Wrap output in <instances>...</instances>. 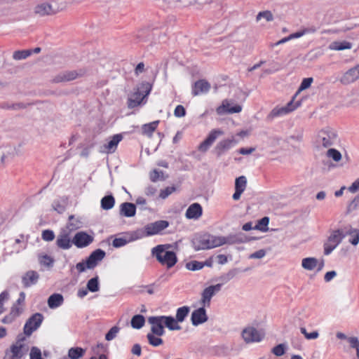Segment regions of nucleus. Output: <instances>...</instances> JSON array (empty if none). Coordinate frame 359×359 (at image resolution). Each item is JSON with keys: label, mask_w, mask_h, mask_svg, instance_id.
Instances as JSON below:
<instances>
[{"label": "nucleus", "mask_w": 359, "mask_h": 359, "mask_svg": "<svg viewBox=\"0 0 359 359\" xmlns=\"http://www.w3.org/2000/svg\"><path fill=\"white\" fill-rule=\"evenodd\" d=\"M39 279V274L34 271H27L22 277V281L25 287H27L36 284Z\"/></svg>", "instance_id": "26"}, {"label": "nucleus", "mask_w": 359, "mask_h": 359, "mask_svg": "<svg viewBox=\"0 0 359 359\" xmlns=\"http://www.w3.org/2000/svg\"><path fill=\"white\" fill-rule=\"evenodd\" d=\"M300 331L307 339H317L319 336L318 332L313 331L309 333L304 327H301Z\"/></svg>", "instance_id": "50"}, {"label": "nucleus", "mask_w": 359, "mask_h": 359, "mask_svg": "<svg viewBox=\"0 0 359 359\" xmlns=\"http://www.w3.org/2000/svg\"><path fill=\"white\" fill-rule=\"evenodd\" d=\"M313 79L311 77L304 79L297 93L309 88L313 83Z\"/></svg>", "instance_id": "48"}, {"label": "nucleus", "mask_w": 359, "mask_h": 359, "mask_svg": "<svg viewBox=\"0 0 359 359\" xmlns=\"http://www.w3.org/2000/svg\"><path fill=\"white\" fill-rule=\"evenodd\" d=\"M348 341L350 344L351 347L358 349L359 348V340L355 337H351L348 338Z\"/></svg>", "instance_id": "61"}, {"label": "nucleus", "mask_w": 359, "mask_h": 359, "mask_svg": "<svg viewBox=\"0 0 359 359\" xmlns=\"http://www.w3.org/2000/svg\"><path fill=\"white\" fill-rule=\"evenodd\" d=\"M141 89L144 91L145 95H142L139 90L135 92L128 98V107L129 108H134L140 104L143 99L149 94L151 90V86L149 83H144L142 84Z\"/></svg>", "instance_id": "8"}, {"label": "nucleus", "mask_w": 359, "mask_h": 359, "mask_svg": "<svg viewBox=\"0 0 359 359\" xmlns=\"http://www.w3.org/2000/svg\"><path fill=\"white\" fill-rule=\"evenodd\" d=\"M247 186V179L245 176H240L236 179L235 189L244 191Z\"/></svg>", "instance_id": "40"}, {"label": "nucleus", "mask_w": 359, "mask_h": 359, "mask_svg": "<svg viewBox=\"0 0 359 359\" xmlns=\"http://www.w3.org/2000/svg\"><path fill=\"white\" fill-rule=\"evenodd\" d=\"M83 74V72L82 70L77 71H69V72H64L57 74L53 79V82L54 83H60V82H66L70 81L76 79L79 76H81Z\"/></svg>", "instance_id": "17"}, {"label": "nucleus", "mask_w": 359, "mask_h": 359, "mask_svg": "<svg viewBox=\"0 0 359 359\" xmlns=\"http://www.w3.org/2000/svg\"><path fill=\"white\" fill-rule=\"evenodd\" d=\"M42 238L46 241H52L55 238L54 232L51 230H44L42 232Z\"/></svg>", "instance_id": "55"}, {"label": "nucleus", "mask_w": 359, "mask_h": 359, "mask_svg": "<svg viewBox=\"0 0 359 359\" xmlns=\"http://www.w3.org/2000/svg\"><path fill=\"white\" fill-rule=\"evenodd\" d=\"M135 205L131 203H123L120 205V214L126 217H131L135 215Z\"/></svg>", "instance_id": "25"}, {"label": "nucleus", "mask_w": 359, "mask_h": 359, "mask_svg": "<svg viewBox=\"0 0 359 359\" xmlns=\"http://www.w3.org/2000/svg\"><path fill=\"white\" fill-rule=\"evenodd\" d=\"M337 276V273L334 271H330L325 273L324 279L325 282H330Z\"/></svg>", "instance_id": "64"}, {"label": "nucleus", "mask_w": 359, "mask_h": 359, "mask_svg": "<svg viewBox=\"0 0 359 359\" xmlns=\"http://www.w3.org/2000/svg\"><path fill=\"white\" fill-rule=\"evenodd\" d=\"M204 307H201L192 312L191 320L193 325L197 326L208 320L206 311Z\"/></svg>", "instance_id": "22"}, {"label": "nucleus", "mask_w": 359, "mask_h": 359, "mask_svg": "<svg viewBox=\"0 0 359 359\" xmlns=\"http://www.w3.org/2000/svg\"><path fill=\"white\" fill-rule=\"evenodd\" d=\"M175 191V187H168L164 189H162L160 192L159 197L162 199L166 198L172 193Z\"/></svg>", "instance_id": "52"}, {"label": "nucleus", "mask_w": 359, "mask_h": 359, "mask_svg": "<svg viewBox=\"0 0 359 359\" xmlns=\"http://www.w3.org/2000/svg\"><path fill=\"white\" fill-rule=\"evenodd\" d=\"M148 322L151 325V332L157 336H163L165 334L162 316L149 317Z\"/></svg>", "instance_id": "15"}, {"label": "nucleus", "mask_w": 359, "mask_h": 359, "mask_svg": "<svg viewBox=\"0 0 359 359\" xmlns=\"http://www.w3.org/2000/svg\"><path fill=\"white\" fill-rule=\"evenodd\" d=\"M346 234L351 236L349 242L353 245H357L359 243V229H351L346 232Z\"/></svg>", "instance_id": "39"}, {"label": "nucleus", "mask_w": 359, "mask_h": 359, "mask_svg": "<svg viewBox=\"0 0 359 359\" xmlns=\"http://www.w3.org/2000/svg\"><path fill=\"white\" fill-rule=\"evenodd\" d=\"M158 124V121L143 125L142 127V134L151 137L157 128Z\"/></svg>", "instance_id": "36"}, {"label": "nucleus", "mask_w": 359, "mask_h": 359, "mask_svg": "<svg viewBox=\"0 0 359 359\" xmlns=\"http://www.w3.org/2000/svg\"><path fill=\"white\" fill-rule=\"evenodd\" d=\"M170 248V245H158L151 250L152 255L156 258L159 263L166 266L168 269L174 266L177 262L176 254L168 250Z\"/></svg>", "instance_id": "1"}, {"label": "nucleus", "mask_w": 359, "mask_h": 359, "mask_svg": "<svg viewBox=\"0 0 359 359\" xmlns=\"http://www.w3.org/2000/svg\"><path fill=\"white\" fill-rule=\"evenodd\" d=\"M346 234L342 230L333 231L324 244V254L330 255L341 242Z\"/></svg>", "instance_id": "7"}, {"label": "nucleus", "mask_w": 359, "mask_h": 359, "mask_svg": "<svg viewBox=\"0 0 359 359\" xmlns=\"http://www.w3.org/2000/svg\"><path fill=\"white\" fill-rule=\"evenodd\" d=\"M190 311L189 306H184L177 309L176 320L178 323H182Z\"/></svg>", "instance_id": "37"}, {"label": "nucleus", "mask_w": 359, "mask_h": 359, "mask_svg": "<svg viewBox=\"0 0 359 359\" xmlns=\"http://www.w3.org/2000/svg\"><path fill=\"white\" fill-rule=\"evenodd\" d=\"M64 299L60 294H53L48 297V305L50 309L59 307L63 303Z\"/></svg>", "instance_id": "29"}, {"label": "nucleus", "mask_w": 359, "mask_h": 359, "mask_svg": "<svg viewBox=\"0 0 359 359\" xmlns=\"http://www.w3.org/2000/svg\"><path fill=\"white\" fill-rule=\"evenodd\" d=\"M204 267L203 262L198 261H191L186 264V268L190 271H198Z\"/></svg>", "instance_id": "44"}, {"label": "nucleus", "mask_w": 359, "mask_h": 359, "mask_svg": "<svg viewBox=\"0 0 359 359\" xmlns=\"http://www.w3.org/2000/svg\"><path fill=\"white\" fill-rule=\"evenodd\" d=\"M327 156L332 158L334 161L338 162L341 158V153L334 149H330L327 151Z\"/></svg>", "instance_id": "47"}, {"label": "nucleus", "mask_w": 359, "mask_h": 359, "mask_svg": "<svg viewBox=\"0 0 359 359\" xmlns=\"http://www.w3.org/2000/svg\"><path fill=\"white\" fill-rule=\"evenodd\" d=\"M42 320L43 316L41 313H36L34 314L25 325V334L27 335H30L40 326Z\"/></svg>", "instance_id": "14"}, {"label": "nucleus", "mask_w": 359, "mask_h": 359, "mask_svg": "<svg viewBox=\"0 0 359 359\" xmlns=\"http://www.w3.org/2000/svg\"><path fill=\"white\" fill-rule=\"evenodd\" d=\"M71 234L69 229L62 228L57 236L56 245L62 250L70 249L74 244Z\"/></svg>", "instance_id": "9"}, {"label": "nucleus", "mask_w": 359, "mask_h": 359, "mask_svg": "<svg viewBox=\"0 0 359 359\" xmlns=\"http://www.w3.org/2000/svg\"><path fill=\"white\" fill-rule=\"evenodd\" d=\"M94 238L85 231L77 232L74 238L73 243L78 248H83L88 246L93 243Z\"/></svg>", "instance_id": "13"}, {"label": "nucleus", "mask_w": 359, "mask_h": 359, "mask_svg": "<svg viewBox=\"0 0 359 359\" xmlns=\"http://www.w3.org/2000/svg\"><path fill=\"white\" fill-rule=\"evenodd\" d=\"M348 190L351 193H355L359 190V177L352 183V184L348 187Z\"/></svg>", "instance_id": "62"}, {"label": "nucleus", "mask_w": 359, "mask_h": 359, "mask_svg": "<svg viewBox=\"0 0 359 359\" xmlns=\"http://www.w3.org/2000/svg\"><path fill=\"white\" fill-rule=\"evenodd\" d=\"M162 320L163 325L170 330H180L182 329L178 321L172 316H162Z\"/></svg>", "instance_id": "28"}, {"label": "nucleus", "mask_w": 359, "mask_h": 359, "mask_svg": "<svg viewBox=\"0 0 359 359\" xmlns=\"http://www.w3.org/2000/svg\"><path fill=\"white\" fill-rule=\"evenodd\" d=\"M359 79L358 74L355 67L348 69L339 78V82L344 86L350 85Z\"/></svg>", "instance_id": "18"}, {"label": "nucleus", "mask_w": 359, "mask_h": 359, "mask_svg": "<svg viewBox=\"0 0 359 359\" xmlns=\"http://www.w3.org/2000/svg\"><path fill=\"white\" fill-rule=\"evenodd\" d=\"M105 256V252L101 249L93 251L87 259L86 262H79L76 268L79 273L83 272L86 269H92L101 261Z\"/></svg>", "instance_id": "5"}, {"label": "nucleus", "mask_w": 359, "mask_h": 359, "mask_svg": "<svg viewBox=\"0 0 359 359\" xmlns=\"http://www.w3.org/2000/svg\"><path fill=\"white\" fill-rule=\"evenodd\" d=\"M82 225L83 223L80 219L75 218L74 215H70L69 217V222H67V225L63 228L69 229L70 233H72V231H76L82 227Z\"/></svg>", "instance_id": "30"}, {"label": "nucleus", "mask_w": 359, "mask_h": 359, "mask_svg": "<svg viewBox=\"0 0 359 359\" xmlns=\"http://www.w3.org/2000/svg\"><path fill=\"white\" fill-rule=\"evenodd\" d=\"M127 241L123 238H115L112 242V245L114 248H121L126 245Z\"/></svg>", "instance_id": "60"}, {"label": "nucleus", "mask_w": 359, "mask_h": 359, "mask_svg": "<svg viewBox=\"0 0 359 359\" xmlns=\"http://www.w3.org/2000/svg\"><path fill=\"white\" fill-rule=\"evenodd\" d=\"M122 140V136L121 135H115L111 139L104 145L103 151L106 153H113L116 149L117 145L119 142Z\"/></svg>", "instance_id": "27"}, {"label": "nucleus", "mask_w": 359, "mask_h": 359, "mask_svg": "<svg viewBox=\"0 0 359 359\" xmlns=\"http://www.w3.org/2000/svg\"><path fill=\"white\" fill-rule=\"evenodd\" d=\"M211 86L209 82L205 79H200L196 81L192 87V95L197 96L201 94L207 93Z\"/></svg>", "instance_id": "20"}, {"label": "nucleus", "mask_w": 359, "mask_h": 359, "mask_svg": "<svg viewBox=\"0 0 359 359\" xmlns=\"http://www.w3.org/2000/svg\"><path fill=\"white\" fill-rule=\"evenodd\" d=\"M318 266V259L315 257H306L302 260V266L305 270L312 271Z\"/></svg>", "instance_id": "31"}, {"label": "nucleus", "mask_w": 359, "mask_h": 359, "mask_svg": "<svg viewBox=\"0 0 359 359\" xmlns=\"http://www.w3.org/2000/svg\"><path fill=\"white\" fill-rule=\"evenodd\" d=\"M34 13L40 16H44L55 14L57 11L50 4L43 2L36 6L34 8Z\"/></svg>", "instance_id": "23"}, {"label": "nucleus", "mask_w": 359, "mask_h": 359, "mask_svg": "<svg viewBox=\"0 0 359 359\" xmlns=\"http://www.w3.org/2000/svg\"><path fill=\"white\" fill-rule=\"evenodd\" d=\"M165 177L164 176L163 171H158L157 170H154L150 172V180L152 182H156L158 180H164Z\"/></svg>", "instance_id": "45"}, {"label": "nucleus", "mask_w": 359, "mask_h": 359, "mask_svg": "<svg viewBox=\"0 0 359 359\" xmlns=\"http://www.w3.org/2000/svg\"><path fill=\"white\" fill-rule=\"evenodd\" d=\"M222 135H224V132L220 129H214L211 130L205 140L198 145V151L203 153L206 152L216 140V139Z\"/></svg>", "instance_id": "11"}, {"label": "nucleus", "mask_w": 359, "mask_h": 359, "mask_svg": "<svg viewBox=\"0 0 359 359\" xmlns=\"http://www.w3.org/2000/svg\"><path fill=\"white\" fill-rule=\"evenodd\" d=\"M242 107L239 104H236L233 107L231 106V103L228 100H224L222 102L221 106L217 108V113L218 114H234L239 113L241 111Z\"/></svg>", "instance_id": "19"}, {"label": "nucleus", "mask_w": 359, "mask_h": 359, "mask_svg": "<svg viewBox=\"0 0 359 359\" xmlns=\"http://www.w3.org/2000/svg\"><path fill=\"white\" fill-rule=\"evenodd\" d=\"M87 289L92 292H95L99 290V283H98V277H95L90 279L87 283Z\"/></svg>", "instance_id": "43"}, {"label": "nucleus", "mask_w": 359, "mask_h": 359, "mask_svg": "<svg viewBox=\"0 0 359 359\" xmlns=\"http://www.w3.org/2000/svg\"><path fill=\"white\" fill-rule=\"evenodd\" d=\"M53 210L58 213H62L65 210V206L61 204L59 201H54L52 204Z\"/></svg>", "instance_id": "59"}, {"label": "nucleus", "mask_w": 359, "mask_h": 359, "mask_svg": "<svg viewBox=\"0 0 359 359\" xmlns=\"http://www.w3.org/2000/svg\"><path fill=\"white\" fill-rule=\"evenodd\" d=\"M264 336L265 333L262 330H258L252 326H248L241 332L242 339L246 344L260 342Z\"/></svg>", "instance_id": "6"}, {"label": "nucleus", "mask_w": 359, "mask_h": 359, "mask_svg": "<svg viewBox=\"0 0 359 359\" xmlns=\"http://www.w3.org/2000/svg\"><path fill=\"white\" fill-rule=\"evenodd\" d=\"M269 223V219L267 217H264L257 222V224L254 226V229L260 230L262 231H266L268 228L267 226Z\"/></svg>", "instance_id": "42"}, {"label": "nucleus", "mask_w": 359, "mask_h": 359, "mask_svg": "<svg viewBox=\"0 0 359 359\" xmlns=\"http://www.w3.org/2000/svg\"><path fill=\"white\" fill-rule=\"evenodd\" d=\"M337 141V132L330 127H325L316 135L314 144L317 148H327L334 145Z\"/></svg>", "instance_id": "3"}, {"label": "nucleus", "mask_w": 359, "mask_h": 359, "mask_svg": "<svg viewBox=\"0 0 359 359\" xmlns=\"http://www.w3.org/2000/svg\"><path fill=\"white\" fill-rule=\"evenodd\" d=\"M39 262L42 265L50 266L53 263V259L50 256L43 255L39 257Z\"/></svg>", "instance_id": "53"}, {"label": "nucleus", "mask_w": 359, "mask_h": 359, "mask_svg": "<svg viewBox=\"0 0 359 359\" xmlns=\"http://www.w3.org/2000/svg\"><path fill=\"white\" fill-rule=\"evenodd\" d=\"M101 208L103 210H108L111 209L115 204V199L112 195L103 197L101 199Z\"/></svg>", "instance_id": "33"}, {"label": "nucleus", "mask_w": 359, "mask_h": 359, "mask_svg": "<svg viewBox=\"0 0 359 359\" xmlns=\"http://www.w3.org/2000/svg\"><path fill=\"white\" fill-rule=\"evenodd\" d=\"M160 337L151 332L147 334L149 344L154 347H158L163 344V341Z\"/></svg>", "instance_id": "35"}, {"label": "nucleus", "mask_w": 359, "mask_h": 359, "mask_svg": "<svg viewBox=\"0 0 359 359\" xmlns=\"http://www.w3.org/2000/svg\"><path fill=\"white\" fill-rule=\"evenodd\" d=\"M221 287L222 284H217L215 285H210L203 290L201 300V304L203 306L208 307L210 306L212 297L220 291Z\"/></svg>", "instance_id": "12"}, {"label": "nucleus", "mask_w": 359, "mask_h": 359, "mask_svg": "<svg viewBox=\"0 0 359 359\" xmlns=\"http://www.w3.org/2000/svg\"><path fill=\"white\" fill-rule=\"evenodd\" d=\"M30 359H43L41 350L37 347H32L30 351Z\"/></svg>", "instance_id": "56"}, {"label": "nucleus", "mask_w": 359, "mask_h": 359, "mask_svg": "<svg viewBox=\"0 0 359 359\" xmlns=\"http://www.w3.org/2000/svg\"><path fill=\"white\" fill-rule=\"evenodd\" d=\"M174 115L176 117H184L186 115V110L182 105H177L174 111Z\"/></svg>", "instance_id": "57"}, {"label": "nucleus", "mask_w": 359, "mask_h": 359, "mask_svg": "<svg viewBox=\"0 0 359 359\" xmlns=\"http://www.w3.org/2000/svg\"><path fill=\"white\" fill-rule=\"evenodd\" d=\"M203 213L201 205L198 203L191 204L187 210L185 215L188 219H198Z\"/></svg>", "instance_id": "24"}, {"label": "nucleus", "mask_w": 359, "mask_h": 359, "mask_svg": "<svg viewBox=\"0 0 359 359\" xmlns=\"http://www.w3.org/2000/svg\"><path fill=\"white\" fill-rule=\"evenodd\" d=\"M255 151V148L250 147V148H241L238 152L242 155H248L251 154L252 152Z\"/></svg>", "instance_id": "63"}, {"label": "nucleus", "mask_w": 359, "mask_h": 359, "mask_svg": "<svg viewBox=\"0 0 359 359\" xmlns=\"http://www.w3.org/2000/svg\"><path fill=\"white\" fill-rule=\"evenodd\" d=\"M237 144L236 139L232 137L230 139H226L220 141L215 147V151L218 156H222L226 151L231 149Z\"/></svg>", "instance_id": "21"}, {"label": "nucleus", "mask_w": 359, "mask_h": 359, "mask_svg": "<svg viewBox=\"0 0 359 359\" xmlns=\"http://www.w3.org/2000/svg\"><path fill=\"white\" fill-rule=\"evenodd\" d=\"M329 48L334 50H344L346 49H351L352 48V44L346 41H334L330 45Z\"/></svg>", "instance_id": "32"}, {"label": "nucleus", "mask_w": 359, "mask_h": 359, "mask_svg": "<svg viewBox=\"0 0 359 359\" xmlns=\"http://www.w3.org/2000/svg\"><path fill=\"white\" fill-rule=\"evenodd\" d=\"M262 18H264L267 22H271L273 20V16L271 11H266L259 12L256 17L257 21H259Z\"/></svg>", "instance_id": "46"}, {"label": "nucleus", "mask_w": 359, "mask_h": 359, "mask_svg": "<svg viewBox=\"0 0 359 359\" xmlns=\"http://www.w3.org/2000/svg\"><path fill=\"white\" fill-rule=\"evenodd\" d=\"M272 353L276 356H282L285 353V346L282 344L273 348Z\"/></svg>", "instance_id": "54"}, {"label": "nucleus", "mask_w": 359, "mask_h": 359, "mask_svg": "<svg viewBox=\"0 0 359 359\" xmlns=\"http://www.w3.org/2000/svg\"><path fill=\"white\" fill-rule=\"evenodd\" d=\"M32 54L31 50H17L13 53V57L14 60H20L28 57Z\"/></svg>", "instance_id": "41"}, {"label": "nucleus", "mask_w": 359, "mask_h": 359, "mask_svg": "<svg viewBox=\"0 0 359 359\" xmlns=\"http://www.w3.org/2000/svg\"><path fill=\"white\" fill-rule=\"evenodd\" d=\"M226 243V238L225 237L204 234L195 239L193 244L196 250H201L217 248Z\"/></svg>", "instance_id": "2"}, {"label": "nucleus", "mask_w": 359, "mask_h": 359, "mask_svg": "<svg viewBox=\"0 0 359 359\" xmlns=\"http://www.w3.org/2000/svg\"><path fill=\"white\" fill-rule=\"evenodd\" d=\"M238 270L237 269H233L229 271L226 274L223 275L220 278L224 282H228L235 277L238 273Z\"/></svg>", "instance_id": "51"}, {"label": "nucleus", "mask_w": 359, "mask_h": 359, "mask_svg": "<svg viewBox=\"0 0 359 359\" xmlns=\"http://www.w3.org/2000/svg\"><path fill=\"white\" fill-rule=\"evenodd\" d=\"M266 255V251L264 249L259 250L250 255V259H262Z\"/></svg>", "instance_id": "58"}, {"label": "nucleus", "mask_w": 359, "mask_h": 359, "mask_svg": "<svg viewBox=\"0 0 359 359\" xmlns=\"http://www.w3.org/2000/svg\"><path fill=\"white\" fill-rule=\"evenodd\" d=\"M145 319L142 315H135L131 319V326L135 329H140L144 325Z\"/></svg>", "instance_id": "38"}, {"label": "nucleus", "mask_w": 359, "mask_h": 359, "mask_svg": "<svg viewBox=\"0 0 359 359\" xmlns=\"http://www.w3.org/2000/svg\"><path fill=\"white\" fill-rule=\"evenodd\" d=\"M169 226L168 222L158 220L147 224L144 228L140 229L135 232V239L153 236L159 233Z\"/></svg>", "instance_id": "4"}, {"label": "nucleus", "mask_w": 359, "mask_h": 359, "mask_svg": "<svg viewBox=\"0 0 359 359\" xmlns=\"http://www.w3.org/2000/svg\"><path fill=\"white\" fill-rule=\"evenodd\" d=\"M118 332L119 328L117 326L112 327L105 335L106 340L111 341L114 339Z\"/></svg>", "instance_id": "49"}, {"label": "nucleus", "mask_w": 359, "mask_h": 359, "mask_svg": "<svg viewBox=\"0 0 359 359\" xmlns=\"http://www.w3.org/2000/svg\"><path fill=\"white\" fill-rule=\"evenodd\" d=\"M86 353V350L81 347H72L69 349L68 356L71 359H79L82 358Z\"/></svg>", "instance_id": "34"}, {"label": "nucleus", "mask_w": 359, "mask_h": 359, "mask_svg": "<svg viewBox=\"0 0 359 359\" xmlns=\"http://www.w3.org/2000/svg\"><path fill=\"white\" fill-rule=\"evenodd\" d=\"M298 104H294L293 100L289 102L285 106L276 107L269 114V117L275 118L286 115L293 111L298 107Z\"/></svg>", "instance_id": "16"}, {"label": "nucleus", "mask_w": 359, "mask_h": 359, "mask_svg": "<svg viewBox=\"0 0 359 359\" xmlns=\"http://www.w3.org/2000/svg\"><path fill=\"white\" fill-rule=\"evenodd\" d=\"M27 350L25 345L20 341L11 346L10 348L6 351L4 359H21L27 353Z\"/></svg>", "instance_id": "10"}]
</instances>
